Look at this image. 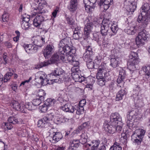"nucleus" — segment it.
I'll return each mask as SVG.
<instances>
[{
  "mask_svg": "<svg viewBox=\"0 0 150 150\" xmlns=\"http://www.w3.org/2000/svg\"><path fill=\"white\" fill-rule=\"evenodd\" d=\"M146 131L142 129H138L136 130L133 133L131 136L132 140L134 143H137V144L141 143Z\"/></svg>",
  "mask_w": 150,
  "mask_h": 150,
  "instance_id": "0eeeda50",
  "label": "nucleus"
},
{
  "mask_svg": "<svg viewBox=\"0 0 150 150\" xmlns=\"http://www.w3.org/2000/svg\"><path fill=\"white\" fill-rule=\"evenodd\" d=\"M41 99L39 98L34 99L32 102L33 105L36 107V106L39 105L41 103Z\"/></svg>",
  "mask_w": 150,
  "mask_h": 150,
  "instance_id": "6e6d98bb",
  "label": "nucleus"
},
{
  "mask_svg": "<svg viewBox=\"0 0 150 150\" xmlns=\"http://www.w3.org/2000/svg\"><path fill=\"white\" fill-rule=\"evenodd\" d=\"M113 3L112 0H104L103 1V0H100L99 5L100 6H102L103 4L110 5L113 4Z\"/></svg>",
  "mask_w": 150,
  "mask_h": 150,
  "instance_id": "37998d69",
  "label": "nucleus"
},
{
  "mask_svg": "<svg viewBox=\"0 0 150 150\" xmlns=\"http://www.w3.org/2000/svg\"><path fill=\"white\" fill-rule=\"evenodd\" d=\"M46 93L42 89H39L37 93V95L39 97V98L43 100L44 97L45 96Z\"/></svg>",
  "mask_w": 150,
  "mask_h": 150,
  "instance_id": "de8ad7c7",
  "label": "nucleus"
},
{
  "mask_svg": "<svg viewBox=\"0 0 150 150\" xmlns=\"http://www.w3.org/2000/svg\"><path fill=\"white\" fill-rule=\"evenodd\" d=\"M56 102V100L54 99L48 98L45 101L44 104L48 107L53 106Z\"/></svg>",
  "mask_w": 150,
  "mask_h": 150,
  "instance_id": "2f4dec72",
  "label": "nucleus"
},
{
  "mask_svg": "<svg viewBox=\"0 0 150 150\" xmlns=\"http://www.w3.org/2000/svg\"><path fill=\"white\" fill-rule=\"evenodd\" d=\"M110 150H122V147L119 143L116 142L110 147Z\"/></svg>",
  "mask_w": 150,
  "mask_h": 150,
  "instance_id": "f704fd0d",
  "label": "nucleus"
},
{
  "mask_svg": "<svg viewBox=\"0 0 150 150\" xmlns=\"http://www.w3.org/2000/svg\"><path fill=\"white\" fill-rule=\"evenodd\" d=\"M127 93V91L125 89H122L119 91L116 94L115 98L116 101H120L122 100Z\"/></svg>",
  "mask_w": 150,
  "mask_h": 150,
  "instance_id": "aec40b11",
  "label": "nucleus"
},
{
  "mask_svg": "<svg viewBox=\"0 0 150 150\" xmlns=\"http://www.w3.org/2000/svg\"><path fill=\"white\" fill-rule=\"evenodd\" d=\"M124 31L128 35H134L137 31V28L134 24L130 23L124 29Z\"/></svg>",
  "mask_w": 150,
  "mask_h": 150,
  "instance_id": "a211bd4d",
  "label": "nucleus"
},
{
  "mask_svg": "<svg viewBox=\"0 0 150 150\" xmlns=\"http://www.w3.org/2000/svg\"><path fill=\"white\" fill-rule=\"evenodd\" d=\"M19 103L18 102L13 101L12 102L11 106L16 110L18 111V110H21L19 107Z\"/></svg>",
  "mask_w": 150,
  "mask_h": 150,
  "instance_id": "09e8293b",
  "label": "nucleus"
},
{
  "mask_svg": "<svg viewBox=\"0 0 150 150\" xmlns=\"http://www.w3.org/2000/svg\"><path fill=\"white\" fill-rule=\"evenodd\" d=\"M139 62L128 61V64L129 65L128 68L130 71H134L136 69V65L138 64Z\"/></svg>",
  "mask_w": 150,
  "mask_h": 150,
  "instance_id": "473e14b6",
  "label": "nucleus"
},
{
  "mask_svg": "<svg viewBox=\"0 0 150 150\" xmlns=\"http://www.w3.org/2000/svg\"><path fill=\"white\" fill-rule=\"evenodd\" d=\"M103 126L105 130L109 133L113 134L115 132V126L117 125H113L111 124L109 125L105 122L104 123Z\"/></svg>",
  "mask_w": 150,
  "mask_h": 150,
  "instance_id": "4be33fe9",
  "label": "nucleus"
},
{
  "mask_svg": "<svg viewBox=\"0 0 150 150\" xmlns=\"http://www.w3.org/2000/svg\"><path fill=\"white\" fill-rule=\"evenodd\" d=\"M126 76V72L125 70L122 69L120 71L119 76L117 80L118 86L121 88L124 87L125 83L124 80Z\"/></svg>",
  "mask_w": 150,
  "mask_h": 150,
  "instance_id": "9b49d317",
  "label": "nucleus"
},
{
  "mask_svg": "<svg viewBox=\"0 0 150 150\" xmlns=\"http://www.w3.org/2000/svg\"><path fill=\"white\" fill-rule=\"evenodd\" d=\"M79 146V142L77 140H73L67 150H76Z\"/></svg>",
  "mask_w": 150,
  "mask_h": 150,
  "instance_id": "cd10ccee",
  "label": "nucleus"
},
{
  "mask_svg": "<svg viewBox=\"0 0 150 150\" xmlns=\"http://www.w3.org/2000/svg\"><path fill=\"white\" fill-rule=\"evenodd\" d=\"M127 135L126 133H122L121 134V137L120 139V142L124 144V145H126V144L127 142Z\"/></svg>",
  "mask_w": 150,
  "mask_h": 150,
  "instance_id": "ea45409f",
  "label": "nucleus"
},
{
  "mask_svg": "<svg viewBox=\"0 0 150 150\" xmlns=\"http://www.w3.org/2000/svg\"><path fill=\"white\" fill-rule=\"evenodd\" d=\"M53 115H49L48 117H45L39 120L37 123L38 127L44 128L47 125V121L52 120V118H53Z\"/></svg>",
  "mask_w": 150,
  "mask_h": 150,
  "instance_id": "2eb2a0df",
  "label": "nucleus"
},
{
  "mask_svg": "<svg viewBox=\"0 0 150 150\" xmlns=\"http://www.w3.org/2000/svg\"><path fill=\"white\" fill-rule=\"evenodd\" d=\"M120 124L119 123V125ZM122 127L118 124L116 126H115V132H116L118 133H120L121 131Z\"/></svg>",
  "mask_w": 150,
  "mask_h": 150,
  "instance_id": "774afa93",
  "label": "nucleus"
},
{
  "mask_svg": "<svg viewBox=\"0 0 150 150\" xmlns=\"http://www.w3.org/2000/svg\"><path fill=\"white\" fill-rule=\"evenodd\" d=\"M93 25L90 23L86 24L84 28V34L85 38L84 40L86 39L89 37L90 34L93 28Z\"/></svg>",
  "mask_w": 150,
  "mask_h": 150,
  "instance_id": "6ab92c4d",
  "label": "nucleus"
},
{
  "mask_svg": "<svg viewBox=\"0 0 150 150\" xmlns=\"http://www.w3.org/2000/svg\"><path fill=\"white\" fill-rule=\"evenodd\" d=\"M98 79V83L99 85L101 86L105 85L106 81L104 78H100Z\"/></svg>",
  "mask_w": 150,
  "mask_h": 150,
  "instance_id": "052dcab7",
  "label": "nucleus"
},
{
  "mask_svg": "<svg viewBox=\"0 0 150 150\" xmlns=\"http://www.w3.org/2000/svg\"><path fill=\"white\" fill-rule=\"evenodd\" d=\"M137 7L136 5L134 2H132L131 4L127 7V10L129 12H133Z\"/></svg>",
  "mask_w": 150,
  "mask_h": 150,
  "instance_id": "a19ab883",
  "label": "nucleus"
},
{
  "mask_svg": "<svg viewBox=\"0 0 150 150\" xmlns=\"http://www.w3.org/2000/svg\"><path fill=\"white\" fill-rule=\"evenodd\" d=\"M118 58H111L110 60V65L113 68H116L118 65Z\"/></svg>",
  "mask_w": 150,
  "mask_h": 150,
  "instance_id": "c9c22d12",
  "label": "nucleus"
},
{
  "mask_svg": "<svg viewBox=\"0 0 150 150\" xmlns=\"http://www.w3.org/2000/svg\"><path fill=\"white\" fill-rule=\"evenodd\" d=\"M93 38L94 40L96 41L97 42H98L99 40V38L98 33H95L93 34Z\"/></svg>",
  "mask_w": 150,
  "mask_h": 150,
  "instance_id": "0e129e2a",
  "label": "nucleus"
},
{
  "mask_svg": "<svg viewBox=\"0 0 150 150\" xmlns=\"http://www.w3.org/2000/svg\"><path fill=\"white\" fill-rule=\"evenodd\" d=\"M20 119L17 116H10L8 119V121L13 124L18 123L19 122Z\"/></svg>",
  "mask_w": 150,
  "mask_h": 150,
  "instance_id": "7c9ffc66",
  "label": "nucleus"
},
{
  "mask_svg": "<svg viewBox=\"0 0 150 150\" xmlns=\"http://www.w3.org/2000/svg\"><path fill=\"white\" fill-rule=\"evenodd\" d=\"M40 2L38 5V6L33 7L35 11L32 13L33 16H35L37 15L35 18L33 20V24L34 26L39 28L42 23L45 21V18L43 16V13L47 12V10L43 9V7L46 5V2L44 0H40Z\"/></svg>",
  "mask_w": 150,
  "mask_h": 150,
  "instance_id": "f03ea898",
  "label": "nucleus"
},
{
  "mask_svg": "<svg viewBox=\"0 0 150 150\" xmlns=\"http://www.w3.org/2000/svg\"><path fill=\"white\" fill-rule=\"evenodd\" d=\"M111 21L108 20H103L101 26L100 33L102 36H106L111 25Z\"/></svg>",
  "mask_w": 150,
  "mask_h": 150,
  "instance_id": "9d476101",
  "label": "nucleus"
},
{
  "mask_svg": "<svg viewBox=\"0 0 150 150\" xmlns=\"http://www.w3.org/2000/svg\"><path fill=\"white\" fill-rule=\"evenodd\" d=\"M69 63L73 65V67L78 66L79 64V62L76 60L75 57L73 56V59L69 62Z\"/></svg>",
  "mask_w": 150,
  "mask_h": 150,
  "instance_id": "3c124183",
  "label": "nucleus"
},
{
  "mask_svg": "<svg viewBox=\"0 0 150 150\" xmlns=\"http://www.w3.org/2000/svg\"><path fill=\"white\" fill-rule=\"evenodd\" d=\"M32 40L34 45L37 47H41L45 43V38L40 36L33 37Z\"/></svg>",
  "mask_w": 150,
  "mask_h": 150,
  "instance_id": "dca6fc26",
  "label": "nucleus"
},
{
  "mask_svg": "<svg viewBox=\"0 0 150 150\" xmlns=\"http://www.w3.org/2000/svg\"><path fill=\"white\" fill-rule=\"evenodd\" d=\"M141 9L142 11L138 16L137 20L138 23H141L143 27L145 28L148 24L149 19L147 16L150 12V6L148 3H146L141 7Z\"/></svg>",
  "mask_w": 150,
  "mask_h": 150,
  "instance_id": "7ed1b4c3",
  "label": "nucleus"
},
{
  "mask_svg": "<svg viewBox=\"0 0 150 150\" xmlns=\"http://www.w3.org/2000/svg\"><path fill=\"white\" fill-rule=\"evenodd\" d=\"M111 25H110L111 29L113 33L115 35L118 30L117 25L114 23L112 24V22L111 21Z\"/></svg>",
  "mask_w": 150,
  "mask_h": 150,
  "instance_id": "49530a36",
  "label": "nucleus"
},
{
  "mask_svg": "<svg viewBox=\"0 0 150 150\" xmlns=\"http://www.w3.org/2000/svg\"><path fill=\"white\" fill-rule=\"evenodd\" d=\"M108 70L106 64H103L100 65L98 69V72L96 74L97 79L104 78L103 75L105 74Z\"/></svg>",
  "mask_w": 150,
  "mask_h": 150,
  "instance_id": "ddd939ff",
  "label": "nucleus"
},
{
  "mask_svg": "<svg viewBox=\"0 0 150 150\" xmlns=\"http://www.w3.org/2000/svg\"><path fill=\"white\" fill-rule=\"evenodd\" d=\"M84 4L85 10L88 12H92L95 7L94 4Z\"/></svg>",
  "mask_w": 150,
  "mask_h": 150,
  "instance_id": "4c0bfd02",
  "label": "nucleus"
},
{
  "mask_svg": "<svg viewBox=\"0 0 150 150\" xmlns=\"http://www.w3.org/2000/svg\"><path fill=\"white\" fill-rule=\"evenodd\" d=\"M142 70L145 72V76H150V65L147 66H144L142 67Z\"/></svg>",
  "mask_w": 150,
  "mask_h": 150,
  "instance_id": "58836bf2",
  "label": "nucleus"
},
{
  "mask_svg": "<svg viewBox=\"0 0 150 150\" xmlns=\"http://www.w3.org/2000/svg\"><path fill=\"white\" fill-rule=\"evenodd\" d=\"M77 0H71L68 7L69 9L71 11L74 12L77 9Z\"/></svg>",
  "mask_w": 150,
  "mask_h": 150,
  "instance_id": "5701e85b",
  "label": "nucleus"
},
{
  "mask_svg": "<svg viewBox=\"0 0 150 150\" xmlns=\"http://www.w3.org/2000/svg\"><path fill=\"white\" fill-rule=\"evenodd\" d=\"M9 122L4 123L5 126L8 129L10 130L13 128V126Z\"/></svg>",
  "mask_w": 150,
  "mask_h": 150,
  "instance_id": "338daca9",
  "label": "nucleus"
},
{
  "mask_svg": "<svg viewBox=\"0 0 150 150\" xmlns=\"http://www.w3.org/2000/svg\"><path fill=\"white\" fill-rule=\"evenodd\" d=\"M51 64V61L50 60L44 61L40 63L36 67V68H41L47 66Z\"/></svg>",
  "mask_w": 150,
  "mask_h": 150,
  "instance_id": "e433bc0d",
  "label": "nucleus"
},
{
  "mask_svg": "<svg viewBox=\"0 0 150 150\" xmlns=\"http://www.w3.org/2000/svg\"><path fill=\"white\" fill-rule=\"evenodd\" d=\"M88 138H80L79 140L77 139L79 142V143L82 144H85L83 145V148L85 150H87L89 149V148L88 147V144H87L86 143L87 141V139Z\"/></svg>",
  "mask_w": 150,
  "mask_h": 150,
  "instance_id": "72a5a7b5",
  "label": "nucleus"
},
{
  "mask_svg": "<svg viewBox=\"0 0 150 150\" xmlns=\"http://www.w3.org/2000/svg\"><path fill=\"white\" fill-rule=\"evenodd\" d=\"M26 109L27 108L29 110L32 111L34 110L36 108V107L32 103H27L26 105H25Z\"/></svg>",
  "mask_w": 150,
  "mask_h": 150,
  "instance_id": "c03bdc74",
  "label": "nucleus"
},
{
  "mask_svg": "<svg viewBox=\"0 0 150 150\" xmlns=\"http://www.w3.org/2000/svg\"><path fill=\"white\" fill-rule=\"evenodd\" d=\"M84 4H95L96 2V0H83Z\"/></svg>",
  "mask_w": 150,
  "mask_h": 150,
  "instance_id": "e2e57ef3",
  "label": "nucleus"
},
{
  "mask_svg": "<svg viewBox=\"0 0 150 150\" xmlns=\"http://www.w3.org/2000/svg\"><path fill=\"white\" fill-rule=\"evenodd\" d=\"M30 24L29 22H23L21 23V27L23 29L26 30L30 27Z\"/></svg>",
  "mask_w": 150,
  "mask_h": 150,
  "instance_id": "bf43d9fd",
  "label": "nucleus"
},
{
  "mask_svg": "<svg viewBox=\"0 0 150 150\" xmlns=\"http://www.w3.org/2000/svg\"><path fill=\"white\" fill-rule=\"evenodd\" d=\"M7 145H6L3 142L0 141V150H5L7 148Z\"/></svg>",
  "mask_w": 150,
  "mask_h": 150,
  "instance_id": "680f3d73",
  "label": "nucleus"
},
{
  "mask_svg": "<svg viewBox=\"0 0 150 150\" xmlns=\"http://www.w3.org/2000/svg\"><path fill=\"white\" fill-rule=\"evenodd\" d=\"M71 73H80V71L79 70L78 66L73 67L71 69Z\"/></svg>",
  "mask_w": 150,
  "mask_h": 150,
  "instance_id": "13d9d810",
  "label": "nucleus"
},
{
  "mask_svg": "<svg viewBox=\"0 0 150 150\" xmlns=\"http://www.w3.org/2000/svg\"><path fill=\"white\" fill-rule=\"evenodd\" d=\"M129 61H134L136 62H139V58L137 53L136 52L131 51L129 55Z\"/></svg>",
  "mask_w": 150,
  "mask_h": 150,
  "instance_id": "a878e982",
  "label": "nucleus"
},
{
  "mask_svg": "<svg viewBox=\"0 0 150 150\" xmlns=\"http://www.w3.org/2000/svg\"><path fill=\"white\" fill-rule=\"evenodd\" d=\"M64 71L60 68H56L47 76L45 73L39 71L35 74V81L42 85H46L49 83V81L53 82L60 83L64 80L63 74Z\"/></svg>",
  "mask_w": 150,
  "mask_h": 150,
  "instance_id": "f257e3e1",
  "label": "nucleus"
},
{
  "mask_svg": "<svg viewBox=\"0 0 150 150\" xmlns=\"http://www.w3.org/2000/svg\"><path fill=\"white\" fill-rule=\"evenodd\" d=\"M89 123L88 122H85L81 125V126L79 127V128L80 129H82L84 128L89 126Z\"/></svg>",
  "mask_w": 150,
  "mask_h": 150,
  "instance_id": "69168bd1",
  "label": "nucleus"
},
{
  "mask_svg": "<svg viewBox=\"0 0 150 150\" xmlns=\"http://www.w3.org/2000/svg\"><path fill=\"white\" fill-rule=\"evenodd\" d=\"M138 110L135 109L130 111L127 115V126L129 127L133 126V121L138 118Z\"/></svg>",
  "mask_w": 150,
  "mask_h": 150,
  "instance_id": "6e6552de",
  "label": "nucleus"
},
{
  "mask_svg": "<svg viewBox=\"0 0 150 150\" xmlns=\"http://www.w3.org/2000/svg\"><path fill=\"white\" fill-rule=\"evenodd\" d=\"M19 107L21 110H18V111H20L23 113H26V109L25 107V105L24 103L22 102L19 103Z\"/></svg>",
  "mask_w": 150,
  "mask_h": 150,
  "instance_id": "8fccbe9b",
  "label": "nucleus"
},
{
  "mask_svg": "<svg viewBox=\"0 0 150 150\" xmlns=\"http://www.w3.org/2000/svg\"><path fill=\"white\" fill-rule=\"evenodd\" d=\"M54 51V47L52 44L47 45L45 47L43 54L45 58H47L49 56L51 55Z\"/></svg>",
  "mask_w": 150,
  "mask_h": 150,
  "instance_id": "f3484780",
  "label": "nucleus"
},
{
  "mask_svg": "<svg viewBox=\"0 0 150 150\" xmlns=\"http://www.w3.org/2000/svg\"><path fill=\"white\" fill-rule=\"evenodd\" d=\"M22 46L28 54H33L36 52L38 50L37 47L31 44H22Z\"/></svg>",
  "mask_w": 150,
  "mask_h": 150,
  "instance_id": "f8f14e48",
  "label": "nucleus"
},
{
  "mask_svg": "<svg viewBox=\"0 0 150 150\" xmlns=\"http://www.w3.org/2000/svg\"><path fill=\"white\" fill-rule=\"evenodd\" d=\"M91 58L89 59H84V60L86 62V65L88 68L89 69H92L94 68V63L92 61H90Z\"/></svg>",
  "mask_w": 150,
  "mask_h": 150,
  "instance_id": "79ce46f5",
  "label": "nucleus"
},
{
  "mask_svg": "<svg viewBox=\"0 0 150 150\" xmlns=\"http://www.w3.org/2000/svg\"><path fill=\"white\" fill-rule=\"evenodd\" d=\"M66 20L67 21V23L69 25H74V27H76V25L75 24H74V21L71 17H68L66 18Z\"/></svg>",
  "mask_w": 150,
  "mask_h": 150,
  "instance_id": "864d4df0",
  "label": "nucleus"
},
{
  "mask_svg": "<svg viewBox=\"0 0 150 150\" xmlns=\"http://www.w3.org/2000/svg\"><path fill=\"white\" fill-rule=\"evenodd\" d=\"M65 51H64V52H63L62 55L61 56V59L63 62L68 63H69L73 59V56L75 53L71 52H67Z\"/></svg>",
  "mask_w": 150,
  "mask_h": 150,
  "instance_id": "4468645a",
  "label": "nucleus"
},
{
  "mask_svg": "<svg viewBox=\"0 0 150 150\" xmlns=\"http://www.w3.org/2000/svg\"><path fill=\"white\" fill-rule=\"evenodd\" d=\"M85 49L86 52L83 54L84 57L85 59H89L93 54L92 49L90 46H88L85 47Z\"/></svg>",
  "mask_w": 150,
  "mask_h": 150,
  "instance_id": "b1692460",
  "label": "nucleus"
},
{
  "mask_svg": "<svg viewBox=\"0 0 150 150\" xmlns=\"http://www.w3.org/2000/svg\"><path fill=\"white\" fill-rule=\"evenodd\" d=\"M71 43V40L69 37H67L61 40L59 44V49H62V51H65L67 52L75 53L76 50L70 47L69 45Z\"/></svg>",
  "mask_w": 150,
  "mask_h": 150,
  "instance_id": "39448f33",
  "label": "nucleus"
},
{
  "mask_svg": "<svg viewBox=\"0 0 150 150\" xmlns=\"http://www.w3.org/2000/svg\"><path fill=\"white\" fill-rule=\"evenodd\" d=\"M91 143V144H88V147L92 145L91 148V150H96L98 148L100 142L99 140H93L92 141Z\"/></svg>",
  "mask_w": 150,
  "mask_h": 150,
  "instance_id": "c85d7f7f",
  "label": "nucleus"
},
{
  "mask_svg": "<svg viewBox=\"0 0 150 150\" xmlns=\"http://www.w3.org/2000/svg\"><path fill=\"white\" fill-rule=\"evenodd\" d=\"M63 118L56 117L54 120V122L56 124H59L63 122Z\"/></svg>",
  "mask_w": 150,
  "mask_h": 150,
  "instance_id": "5fc2aeb1",
  "label": "nucleus"
},
{
  "mask_svg": "<svg viewBox=\"0 0 150 150\" xmlns=\"http://www.w3.org/2000/svg\"><path fill=\"white\" fill-rule=\"evenodd\" d=\"M150 37V35L145 30H143L139 32L136 37L135 41L136 45L138 46L144 44V41L147 40Z\"/></svg>",
  "mask_w": 150,
  "mask_h": 150,
  "instance_id": "423d86ee",
  "label": "nucleus"
},
{
  "mask_svg": "<svg viewBox=\"0 0 150 150\" xmlns=\"http://www.w3.org/2000/svg\"><path fill=\"white\" fill-rule=\"evenodd\" d=\"M71 76L73 79L76 82H81L83 79V77L80 75V73H71Z\"/></svg>",
  "mask_w": 150,
  "mask_h": 150,
  "instance_id": "bb28decb",
  "label": "nucleus"
},
{
  "mask_svg": "<svg viewBox=\"0 0 150 150\" xmlns=\"http://www.w3.org/2000/svg\"><path fill=\"white\" fill-rule=\"evenodd\" d=\"M60 108L64 111L71 113L76 110V113L78 115L83 113L84 111L83 107H80L78 105L74 107L69 103H67L61 107Z\"/></svg>",
  "mask_w": 150,
  "mask_h": 150,
  "instance_id": "20e7f679",
  "label": "nucleus"
},
{
  "mask_svg": "<svg viewBox=\"0 0 150 150\" xmlns=\"http://www.w3.org/2000/svg\"><path fill=\"white\" fill-rule=\"evenodd\" d=\"M9 14L6 13L4 12L2 15V19L4 22H7L9 20Z\"/></svg>",
  "mask_w": 150,
  "mask_h": 150,
  "instance_id": "603ef678",
  "label": "nucleus"
},
{
  "mask_svg": "<svg viewBox=\"0 0 150 150\" xmlns=\"http://www.w3.org/2000/svg\"><path fill=\"white\" fill-rule=\"evenodd\" d=\"M53 139L55 142H57L61 139L62 137V133L59 132H54Z\"/></svg>",
  "mask_w": 150,
  "mask_h": 150,
  "instance_id": "c756f323",
  "label": "nucleus"
},
{
  "mask_svg": "<svg viewBox=\"0 0 150 150\" xmlns=\"http://www.w3.org/2000/svg\"><path fill=\"white\" fill-rule=\"evenodd\" d=\"M81 32V28L78 26H76L74 28V33L73 35V38L75 40H78L81 38L82 34Z\"/></svg>",
  "mask_w": 150,
  "mask_h": 150,
  "instance_id": "412c9836",
  "label": "nucleus"
},
{
  "mask_svg": "<svg viewBox=\"0 0 150 150\" xmlns=\"http://www.w3.org/2000/svg\"><path fill=\"white\" fill-rule=\"evenodd\" d=\"M48 107L44 104V105L39 107V109L42 112H45L48 109Z\"/></svg>",
  "mask_w": 150,
  "mask_h": 150,
  "instance_id": "4d7b16f0",
  "label": "nucleus"
},
{
  "mask_svg": "<svg viewBox=\"0 0 150 150\" xmlns=\"http://www.w3.org/2000/svg\"><path fill=\"white\" fill-rule=\"evenodd\" d=\"M13 75V73L11 72L6 73L4 76L3 79L4 82H6L9 80Z\"/></svg>",
  "mask_w": 150,
  "mask_h": 150,
  "instance_id": "a18cd8bd",
  "label": "nucleus"
},
{
  "mask_svg": "<svg viewBox=\"0 0 150 150\" xmlns=\"http://www.w3.org/2000/svg\"><path fill=\"white\" fill-rule=\"evenodd\" d=\"M62 48L59 49L58 52L53 55L51 60L55 62L58 61L59 59H61V56L62 55L63 52H64L62 51Z\"/></svg>",
  "mask_w": 150,
  "mask_h": 150,
  "instance_id": "393cba45",
  "label": "nucleus"
},
{
  "mask_svg": "<svg viewBox=\"0 0 150 150\" xmlns=\"http://www.w3.org/2000/svg\"><path fill=\"white\" fill-rule=\"evenodd\" d=\"M110 124L113 125H117L119 123H122V117L120 115L116 112L111 113L110 116Z\"/></svg>",
  "mask_w": 150,
  "mask_h": 150,
  "instance_id": "1a4fd4ad",
  "label": "nucleus"
}]
</instances>
